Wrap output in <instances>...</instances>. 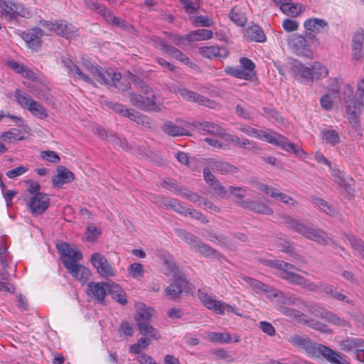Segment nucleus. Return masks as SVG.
I'll return each instance as SVG.
<instances>
[{"label": "nucleus", "instance_id": "f257e3e1", "mask_svg": "<svg viewBox=\"0 0 364 364\" xmlns=\"http://www.w3.org/2000/svg\"><path fill=\"white\" fill-rule=\"evenodd\" d=\"M271 266L276 269L279 270V277L287 280L290 284L300 286L310 291L315 292L320 290L326 294L331 295L333 298L338 301H341L347 304H353L352 300L349 299L346 295L338 292L337 289L333 285L327 284L323 282L314 284L309 279L304 278L294 272V270H299L292 264L285 262L284 261L275 260L271 262Z\"/></svg>", "mask_w": 364, "mask_h": 364}, {"label": "nucleus", "instance_id": "f03ea898", "mask_svg": "<svg viewBox=\"0 0 364 364\" xmlns=\"http://www.w3.org/2000/svg\"><path fill=\"white\" fill-rule=\"evenodd\" d=\"M284 223L291 230L302 235L305 238L321 245H327L331 241L328 233L322 229L316 228L313 224L294 218L289 215L282 217Z\"/></svg>", "mask_w": 364, "mask_h": 364}, {"label": "nucleus", "instance_id": "7ed1b4c3", "mask_svg": "<svg viewBox=\"0 0 364 364\" xmlns=\"http://www.w3.org/2000/svg\"><path fill=\"white\" fill-rule=\"evenodd\" d=\"M289 70L294 80L307 85H311L315 79L325 78L328 74V68L321 63L314 62L306 66L297 60L291 62Z\"/></svg>", "mask_w": 364, "mask_h": 364}, {"label": "nucleus", "instance_id": "20e7f679", "mask_svg": "<svg viewBox=\"0 0 364 364\" xmlns=\"http://www.w3.org/2000/svg\"><path fill=\"white\" fill-rule=\"evenodd\" d=\"M301 304L304 307V310L307 311L309 313L316 317L324 319L332 325L341 328H349L350 326V323L346 319L341 318L333 311L323 308L318 303L313 301L302 300Z\"/></svg>", "mask_w": 364, "mask_h": 364}, {"label": "nucleus", "instance_id": "39448f33", "mask_svg": "<svg viewBox=\"0 0 364 364\" xmlns=\"http://www.w3.org/2000/svg\"><path fill=\"white\" fill-rule=\"evenodd\" d=\"M28 14V10L23 4L12 0H0V17L6 21L11 22L18 16L26 17Z\"/></svg>", "mask_w": 364, "mask_h": 364}, {"label": "nucleus", "instance_id": "423d86ee", "mask_svg": "<svg viewBox=\"0 0 364 364\" xmlns=\"http://www.w3.org/2000/svg\"><path fill=\"white\" fill-rule=\"evenodd\" d=\"M150 97H145L136 92H129L130 102L138 109L145 112H159L161 110L159 103V95L151 92Z\"/></svg>", "mask_w": 364, "mask_h": 364}, {"label": "nucleus", "instance_id": "0eeeda50", "mask_svg": "<svg viewBox=\"0 0 364 364\" xmlns=\"http://www.w3.org/2000/svg\"><path fill=\"white\" fill-rule=\"evenodd\" d=\"M87 286L93 297L100 303L103 302L107 293L113 294L120 289V287L115 283L92 282L88 283Z\"/></svg>", "mask_w": 364, "mask_h": 364}, {"label": "nucleus", "instance_id": "6e6552de", "mask_svg": "<svg viewBox=\"0 0 364 364\" xmlns=\"http://www.w3.org/2000/svg\"><path fill=\"white\" fill-rule=\"evenodd\" d=\"M90 262L96 268L97 273L102 277H112L116 275L117 271L101 253L95 252L91 255Z\"/></svg>", "mask_w": 364, "mask_h": 364}, {"label": "nucleus", "instance_id": "1a4fd4ad", "mask_svg": "<svg viewBox=\"0 0 364 364\" xmlns=\"http://www.w3.org/2000/svg\"><path fill=\"white\" fill-rule=\"evenodd\" d=\"M199 299L202 304L208 309L212 310L218 314H225V312H233L235 309L230 304L212 299L206 293L200 291Z\"/></svg>", "mask_w": 364, "mask_h": 364}, {"label": "nucleus", "instance_id": "9d476101", "mask_svg": "<svg viewBox=\"0 0 364 364\" xmlns=\"http://www.w3.org/2000/svg\"><path fill=\"white\" fill-rule=\"evenodd\" d=\"M161 186L191 202L196 203L200 200L201 197L198 194L189 191L184 186H179L175 180L166 178L162 182Z\"/></svg>", "mask_w": 364, "mask_h": 364}, {"label": "nucleus", "instance_id": "9b49d317", "mask_svg": "<svg viewBox=\"0 0 364 364\" xmlns=\"http://www.w3.org/2000/svg\"><path fill=\"white\" fill-rule=\"evenodd\" d=\"M27 205L30 208L31 214L36 217L42 215L50 206V198L47 194H38L31 196L28 200Z\"/></svg>", "mask_w": 364, "mask_h": 364}, {"label": "nucleus", "instance_id": "f8f14e48", "mask_svg": "<svg viewBox=\"0 0 364 364\" xmlns=\"http://www.w3.org/2000/svg\"><path fill=\"white\" fill-rule=\"evenodd\" d=\"M63 264L64 267L68 269V272L77 280L85 283L89 279L91 273L89 269L83 265L77 264L74 261H70L68 259H63Z\"/></svg>", "mask_w": 364, "mask_h": 364}, {"label": "nucleus", "instance_id": "ddd939ff", "mask_svg": "<svg viewBox=\"0 0 364 364\" xmlns=\"http://www.w3.org/2000/svg\"><path fill=\"white\" fill-rule=\"evenodd\" d=\"M171 91L178 94L183 100L188 102H197L200 105L210 106V101L207 97L200 95L181 85H173Z\"/></svg>", "mask_w": 364, "mask_h": 364}, {"label": "nucleus", "instance_id": "4468645a", "mask_svg": "<svg viewBox=\"0 0 364 364\" xmlns=\"http://www.w3.org/2000/svg\"><path fill=\"white\" fill-rule=\"evenodd\" d=\"M102 83L116 87L122 92L128 90L131 87V81L129 80L128 75L122 77L119 73L110 71L107 72Z\"/></svg>", "mask_w": 364, "mask_h": 364}, {"label": "nucleus", "instance_id": "2eb2a0df", "mask_svg": "<svg viewBox=\"0 0 364 364\" xmlns=\"http://www.w3.org/2000/svg\"><path fill=\"white\" fill-rule=\"evenodd\" d=\"M288 43L297 55L309 56L311 53L310 44L304 36L294 33L289 38Z\"/></svg>", "mask_w": 364, "mask_h": 364}, {"label": "nucleus", "instance_id": "dca6fc26", "mask_svg": "<svg viewBox=\"0 0 364 364\" xmlns=\"http://www.w3.org/2000/svg\"><path fill=\"white\" fill-rule=\"evenodd\" d=\"M47 26L51 31L66 39H70L77 35L78 30L77 28L66 21L49 22L47 23Z\"/></svg>", "mask_w": 364, "mask_h": 364}, {"label": "nucleus", "instance_id": "f3484780", "mask_svg": "<svg viewBox=\"0 0 364 364\" xmlns=\"http://www.w3.org/2000/svg\"><path fill=\"white\" fill-rule=\"evenodd\" d=\"M353 102L352 105H346L345 111L350 124L357 130L360 127V115L363 108V102L357 99V101Z\"/></svg>", "mask_w": 364, "mask_h": 364}, {"label": "nucleus", "instance_id": "a211bd4d", "mask_svg": "<svg viewBox=\"0 0 364 364\" xmlns=\"http://www.w3.org/2000/svg\"><path fill=\"white\" fill-rule=\"evenodd\" d=\"M191 125L203 134H212L218 137H223L225 134V129L212 122L196 120Z\"/></svg>", "mask_w": 364, "mask_h": 364}, {"label": "nucleus", "instance_id": "6ab92c4d", "mask_svg": "<svg viewBox=\"0 0 364 364\" xmlns=\"http://www.w3.org/2000/svg\"><path fill=\"white\" fill-rule=\"evenodd\" d=\"M43 35L42 29L38 27L28 29L22 31L21 33V38L27 44L28 47L36 50L41 46V38Z\"/></svg>", "mask_w": 364, "mask_h": 364}, {"label": "nucleus", "instance_id": "aec40b11", "mask_svg": "<svg viewBox=\"0 0 364 364\" xmlns=\"http://www.w3.org/2000/svg\"><path fill=\"white\" fill-rule=\"evenodd\" d=\"M288 341L294 346L304 349L308 353L317 355V347L319 344L313 343L306 336H301L299 334L290 335Z\"/></svg>", "mask_w": 364, "mask_h": 364}, {"label": "nucleus", "instance_id": "412c9836", "mask_svg": "<svg viewBox=\"0 0 364 364\" xmlns=\"http://www.w3.org/2000/svg\"><path fill=\"white\" fill-rule=\"evenodd\" d=\"M363 42H364V31L363 29H358L352 37L351 43V55L353 60L360 61L362 60L364 51H363Z\"/></svg>", "mask_w": 364, "mask_h": 364}, {"label": "nucleus", "instance_id": "4be33fe9", "mask_svg": "<svg viewBox=\"0 0 364 364\" xmlns=\"http://www.w3.org/2000/svg\"><path fill=\"white\" fill-rule=\"evenodd\" d=\"M187 284V280L185 277L178 275L174 282H171L165 289V296L168 299L175 301L181 296L183 287Z\"/></svg>", "mask_w": 364, "mask_h": 364}, {"label": "nucleus", "instance_id": "5701e85b", "mask_svg": "<svg viewBox=\"0 0 364 364\" xmlns=\"http://www.w3.org/2000/svg\"><path fill=\"white\" fill-rule=\"evenodd\" d=\"M236 204L243 209L250 210L255 213L272 215V209L264 203L252 200H237Z\"/></svg>", "mask_w": 364, "mask_h": 364}, {"label": "nucleus", "instance_id": "b1692460", "mask_svg": "<svg viewBox=\"0 0 364 364\" xmlns=\"http://www.w3.org/2000/svg\"><path fill=\"white\" fill-rule=\"evenodd\" d=\"M321 355L331 364H349L346 358L325 345L319 344L317 347V355Z\"/></svg>", "mask_w": 364, "mask_h": 364}, {"label": "nucleus", "instance_id": "393cba45", "mask_svg": "<svg viewBox=\"0 0 364 364\" xmlns=\"http://www.w3.org/2000/svg\"><path fill=\"white\" fill-rule=\"evenodd\" d=\"M56 249L63 257L62 261L68 259L76 262L82 259V253L77 249L71 248L67 242H62L56 244Z\"/></svg>", "mask_w": 364, "mask_h": 364}, {"label": "nucleus", "instance_id": "a878e982", "mask_svg": "<svg viewBox=\"0 0 364 364\" xmlns=\"http://www.w3.org/2000/svg\"><path fill=\"white\" fill-rule=\"evenodd\" d=\"M61 61L70 75H74L88 84L95 85L94 81L88 75L83 73L70 58L62 57Z\"/></svg>", "mask_w": 364, "mask_h": 364}, {"label": "nucleus", "instance_id": "bb28decb", "mask_svg": "<svg viewBox=\"0 0 364 364\" xmlns=\"http://www.w3.org/2000/svg\"><path fill=\"white\" fill-rule=\"evenodd\" d=\"M188 127V125L186 124L178 126L171 121H166L162 125L161 129L164 133L171 136H189L191 134Z\"/></svg>", "mask_w": 364, "mask_h": 364}, {"label": "nucleus", "instance_id": "cd10ccee", "mask_svg": "<svg viewBox=\"0 0 364 364\" xmlns=\"http://www.w3.org/2000/svg\"><path fill=\"white\" fill-rule=\"evenodd\" d=\"M199 53L205 58L212 59L218 58L224 59L229 55V51L225 47H219L217 46H210L201 47Z\"/></svg>", "mask_w": 364, "mask_h": 364}, {"label": "nucleus", "instance_id": "c85d7f7f", "mask_svg": "<svg viewBox=\"0 0 364 364\" xmlns=\"http://www.w3.org/2000/svg\"><path fill=\"white\" fill-rule=\"evenodd\" d=\"M276 299L278 305H284V306H299L301 304V301L299 298L291 296L284 294L282 291L274 289L271 295V299Z\"/></svg>", "mask_w": 364, "mask_h": 364}, {"label": "nucleus", "instance_id": "c756f323", "mask_svg": "<svg viewBox=\"0 0 364 364\" xmlns=\"http://www.w3.org/2000/svg\"><path fill=\"white\" fill-rule=\"evenodd\" d=\"M243 280L248 284L256 293L264 294L268 299H271L274 288L264 283L249 277H244Z\"/></svg>", "mask_w": 364, "mask_h": 364}, {"label": "nucleus", "instance_id": "7c9ffc66", "mask_svg": "<svg viewBox=\"0 0 364 364\" xmlns=\"http://www.w3.org/2000/svg\"><path fill=\"white\" fill-rule=\"evenodd\" d=\"M58 174L53 178V185L55 187H61L65 183L72 182L75 179L74 173L65 166L57 168Z\"/></svg>", "mask_w": 364, "mask_h": 364}, {"label": "nucleus", "instance_id": "2f4dec72", "mask_svg": "<svg viewBox=\"0 0 364 364\" xmlns=\"http://www.w3.org/2000/svg\"><path fill=\"white\" fill-rule=\"evenodd\" d=\"M304 26L307 31L320 33L326 32L329 28L328 22L318 18H308L304 21Z\"/></svg>", "mask_w": 364, "mask_h": 364}, {"label": "nucleus", "instance_id": "473e14b6", "mask_svg": "<svg viewBox=\"0 0 364 364\" xmlns=\"http://www.w3.org/2000/svg\"><path fill=\"white\" fill-rule=\"evenodd\" d=\"M174 232L180 239L188 245L191 250L196 251L200 242L198 237L182 228H175Z\"/></svg>", "mask_w": 364, "mask_h": 364}, {"label": "nucleus", "instance_id": "72a5a7b5", "mask_svg": "<svg viewBox=\"0 0 364 364\" xmlns=\"http://www.w3.org/2000/svg\"><path fill=\"white\" fill-rule=\"evenodd\" d=\"M161 257L163 260L162 271L164 274L166 276H172L176 278L178 269L173 257L168 252H164L161 254Z\"/></svg>", "mask_w": 364, "mask_h": 364}, {"label": "nucleus", "instance_id": "f704fd0d", "mask_svg": "<svg viewBox=\"0 0 364 364\" xmlns=\"http://www.w3.org/2000/svg\"><path fill=\"white\" fill-rule=\"evenodd\" d=\"M112 141L114 144L122 147V149L129 151L134 153H137L141 156H148L147 152L149 151L145 148L136 147V146H132L129 144L127 140L124 138H121L117 136H112Z\"/></svg>", "mask_w": 364, "mask_h": 364}, {"label": "nucleus", "instance_id": "c9c22d12", "mask_svg": "<svg viewBox=\"0 0 364 364\" xmlns=\"http://www.w3.org/2000/svg\"><path fill=\"white\" fill-rule=\"evenodd\" d=\"M277 146H280L285 151L292 153L297 156H301L302 154H305V152L302 149L296 146L294 144L291 142L288 138L283 135L279 137Z\"/></svg>", "mask_w": 364, "mask_h": 364}, {"label": "nucleus", "instance_id": "e433bc0d", "mask_svg": "<svg viewBox=\"0 0 364 364\" xmlns=\"http://www.w3.org/2000/svg\"><path fill=\"white\" fill-rule=\"evenodd\" d=\"M213 36V33L212 31L205 28H200L191 31L190 33L185 36V38L186 41L192 42L208 40L212 38Z\"/></svg>", "mask_w": 364, "mask_h": 364}, {"label": "nucleus", "instance_id": "4c0bfd02", "mask_svg": "<svg viewBox=\"0 0 364 364\" xmlns=\"http://www.w3.org/2000/svg\"><path fill=\"white\" fill-rule=\"evenodd\" d=\"M322 139L331 146H336L341 141L340 134L330 127L324 128L321 132Z\"/></svg>", "mask_w": 364, "mask_h": 364}, {"label": "nucleus", "instance_id": "58836bf2", "mask_svg": "<svg viewBox=\"0 0 364 364\" xmlns=\"http://www.w3.org/2000/svg\"><path fill=\"white\" fill-rule=\"evenodd\" d=\"M209 166L210 169L216 173L225 174L229 173H234L237 169L235 166L231 165L228 162L213 161L210 162Z\"/></svg>", "mask_w": 364, "mask_h": 364}, {"label": "nucleus", "instance_id": "ea45409f", "mask_svg": "<svg viewBox=\"0 0 364 364\" xmlns=\"http://www.w3.org/2000/svg\"><path fill=\"white\" fill-rule=\"evenodd\" d=\"M247 35L250 41L255 42H264L266 36L263 30L258 25H253L247 29Z\"/></svg>", "mask_w": 364, "mask_h": 364}, {"label": "nucleus", "instance_id": "a19ab883", "mask_svg": "<svg viewBox=\"0 0 364 364\" xmlns=\"http://www.w3.org/2000/svg\"><path fill=\"white\" fill-rule=\"evenodd\" d=\"M83 68L96 77V80L102 82L108 71H104L100 67L95 66L90 61L85 60Z\"/></svg>", "mask_w": 364, "mask_h": 364}, {"label": "nucleus", "instance_id": "79ce46f5", "mask_svg": "<svg viewBox=\"0 0 364 364\" xmlns=\"http://www.w3.org/2000/svg\"><path fill=\"white\" fill-rule=\"evenodd\" d=\"M136 323L141 334L144 336L149 335L155 339L160 337L159 332L147 321L136 320Z\"/></svg>", "mask_w": 364, "mask_h": 364}, {"label": "nucleus", "instance_id": "37998d69", "mask_svg": "<svg viewBox=\"0 0 364 364\" xmlns=\"http://www.w3.org/2000/svg\"><path fill=\"white\" fill-rule=\"evenodd\" d=\"M128 77L131 83H133L135 87L139 89L144 94L146 95L153 92L152 88L140 77L131 73H128Z\"/></svg>", "mask_w": 364, "mask_h": 364}, {"label": "nucleus", "instance_id": "c03bdc74", "mask_svg": "<svg viewBox=\"0 0 364 364\" xmlns=\"http://www.w3.org/2000/svg\"><path fill=\"white\" fill-rule=\"evenodd\" d=\"M28 110L36 117L43 119L48 117L46 109L37 101L32 100Z\"/></svg>", "mask_w": 364, "mask_h": 364}, {"label": "nucleus", "instance_id": "a18cd8bd", "mask_svg": "<svg viewBox=\"0 0 364 364\" xmlns=\"http://www.w3.org/2000/svg\"><path fill=\"white\" fill-rule=\"evenodd\" d=\"M162 205L167 209H171L181 215L186 214L185 207L176 199L164 198Z\"/></svg>", "mask_w": 364, "mask_h": 364}, {"label": "nucleus", "instance_id": "49530a36", "mask_svg": "<svg viewBox=\"0 0 364 364\" xmlns=\"http://www.w3.org/2000/svg\"><path fill=\"white\" fill-rule=\"evenodd\" d=\"M195 252L205 257H216L219 255L217 250L201 240Z\"/></svg>", "mask_w": 364, "mask_h": 364}, {"label": "nucleus", "instance_id": "de8ad7c7", "mask_svg": "<svg viewBox=\"0 0 364 364\" xmlns=\"http://www.w3.org/2000/svg\"><path fill=\"white\" fill-rule=\"evenodd\" d=\"M137 317L136 320L148 321L153 315L154 310L150 307H146L144 304H139L136 305Z\"/></svg>", "mask_w": 364, "mask_h": 364}, {"label": "nucleus", "instance_id": "09e8293b", "mask_svg": "<svg viewBox=\"0 0 364 364\" xmlns=\"http://www.w3.org/2000/svg\"><path fill=\"white\" fill-rule=\"evenodd\" d=\"M225 72L229 75H231L234 77L243 79L245 80H250V74L245 73V70L242 68L237 67H231L228 66L225 68Z\"/></svg>", "mask_w": 364, "mask_h": 364}, {"label": "nucleus", "instance_id": "8fccbe9b", "mask_svg": "<svg viewBox=\"0 0 364 364\" xmlns=\"http://www.w3.org/2000/svg\"><path fill=\"white\" fill-rule=\"evenodd\" d=\"M229 17L230 20L238 26H244L247 22L245 14L236 8H232L231 9L229 14Z\"/></svg>", "mask_w": 364, "mask_h": 364}, {"label": "nucleus", "instance_id": "3c124183", "mask_svg": "<svg viewBox=\"0 0 364 364\" xmlns=\"http://www.w3.org/2000/svg\"><path fill=\"white\" fill-rule=\"evenodd\" d=\"M342 346L344 350H352L363 348L364 346V341L358 338H350L343 341Z\"/></svg>", "mask_w": 364, "mask_h": 364}, {"label": "nucleus", "instance_id": "603ef678", "mask_svg": "<svg viewBox=\"0 0 364 364\" xmlns=\"http://www.w3.org/2000/svg\"><path fill=\"white\" fill-rule=\"evenodd\" d=\"M14 95H15V97L16 98L18 103L23 108H25L27 109L29 107V105H30L31 101L33 100L28 93L23 92L18 89H17L15 91Z\"/></svg>", "mask_w": 364, "mask_h": 364}, {"label": "nucleus", "instance_id": "864d4df0", "mask_svg": "<svg viewBox=\"0 0 364 364\" xmlns=\"http://www.w3.org/2000/svg\"><path fill=\"white\" fill-rule=\"evenodd\" d=\"M128 274L134 279H139L144 276V266L139 262H134L129 267Z\"/></svg>", "mask_w": 364, "mask_h": 364}, {"label": "nucleus", "instance_id": "5fc2aeb1", "mask_svg": "<svg viewBox=\"0 0 364 364\" xmlns=\"http://www.w3.org/2000/svg\"><path fill=\"white\" fill-rule=\"evenodd\" d=\"M312 203L317 207H318L321 210L325 212L326 214L329 215H333L335 213V210L331 206L328 205V203L322 198L318 197H313L311 198Z\"/></svg>", "mask_w": 364, "mask_h": 364}, {"label": "nucleus", "instance_id": "6e6d98bb", "mask_svg": "<svg viewBox=\"0 0 364 364\" xmlns=\"http://www.w3.org/2000/svg\"><path fill=\"white\" fill-rule=\"evenodd\" d=\"M305 323L310 328L317 330L321 333H331V330L328 328L327 325L323 323L318 321L314 319H309L305 321Z\"/></svg>", "mask_w": 364, "mask_h": 364}, {"label": "nucleus", "instance_id": "4d7b16f0", "mask_svg": "<svg viewBox=\"0 0 364 364\" xmlns=\"http://www.w3.org/2000/svg\"><path fill=\"white\" fill-rule=\"evenodd\" d=\"M0 275L1 276V279L3 280L0 281V291L8 292L10 294L14 293L15 287L12 284L7 282L10 278V274L7 272H0Z\"/></svg>", "mask_w": 364, "mask_h": 364}, {"label": "nucleus", "instance_id": "13d9d810", "mask_svg": "<svg viewBox=\"0 0 364 364\" xmlns=\"http://www.w3.org/2000/svg\"><path fill=\"white\" fill-rule=\"evenodd\" d=\"M277 309L282 314L296 320L300 318V316H304V314L299 311L290 308L289 306H284V305H278Z\"/></svg>", "mask_w": 364, "mask_h": 364}, {"label": "nucleus", "instance_id": "bf43d9fd", "mask_svg": "<svg viewBox=\"0 0 364 364\" xmlns=\"http://www.w3.org/2000/svg\"><path fill=\"white\" fill-rule=\"evenodd\" d=\"M0 137L2 140L8 141L9 142L13 141H20L24 139V137L21 136V132L18 129H14L12 131L3 132Z\"/></svg>", "mask_w": 364, "mask_h": 364}, {"label": "nucleus", "instance_id": "052dcab7", "mask_svg": "<svg viewBox=\"0 0 364 364\" xmlns=\"http://www.w3.org/2000/svg\"><path fill=\"white\" fill-rule=\"evenodd\" d=\"M240 63L242 65V68L245 70V72L250 74V78L252 80L256 75L255 71V64L252 60L245 57L241 58L240 59Z\"/></svg>", "mask_w": 364, "mask_h": 364}, {"label": "nucleus", "instance_id": "680f3d73", "mask_svg": "<svg viewBox=\"0 0 364 364\" xmlns=\"http://www.w3.org/2000/svg\"><path fill=\"white\" fill-rule=\"evenodd\" d=\"M343 102L345 103V105L347 104L352 105L354 103L353 102L357 101V99H355L354 94H353V88L351 85L349 84H346L343 87Z\"/></svg>", "mask_w": 364, "mask_h": 364}, {"label": "nucleus", "instance_id": "e2e57ef3", "mask_svg": "<svg viewBox=\"0 0 364 364\" xmlns=\"http://www.w3.org/2000/svg\"><path fill=\"white\" fill-rule=\"evenodd\" d=\"M282 11L287 16L291 17H296L299 16L302 11L301 5L293 3H290L289 5H287L286 8L283 9Z\"/></svg>", "mask_w": 364, "mask_h": 364}, {"label": "nucleus", "instance_id": "0e129e2a", "mask_svg": "<svg viewBox=\"0 0 364 364\" xmlns=\"http://www.w3.org/2000/svg\"><path fill=\"white\" fill-rule=\"evenodd\" d=\"M277 246L280 251L288 253L291 255H294V247L291 246L289 241L279 238L277 240Z\"/></svg>", "mask_w": 364, "mask_h": 364}, {"label": "nucleus", "instance_id": "69168bd1", "mask_svg": "<svg viewBox=\"0 0 364 364\" xmlns=\"http://www.w3.org/2000/svg\"><path fill=\"white\" fill-rule=\"evenodd\" d=\"M101 230L97 227L89 225L86 228L85 236L86 240L89 242L95 241L101 234Z\"/></svg>", "mask_w": 364, "mask_h": 364}, {"label": "nucleus", "instance_id": "338daca9", "mask_svg": "<svg viewBox=\"0 0 364 364\" xmlns=\"http://www.w3.org/2000/svg\"><path fill=\"white\" fill-rule=\"evenodd\" d=\"M264 115L267 118L274 119L275 122H280L282 121L281 114L274 109L264 107L262 108Z\"/></svg>", "mask_w": 364, "mask_h": 364}, {"label": "nucleus", "instance_id": "774afa93", "mask_svg": "<svg viewBox=\"0 0 364 364\" xmlns=\"http://www.w3.org/2000/svg\"><path fill=\"white\" fill-rule=\"evenodd\" d=\"M228 193L232 194L236 198V200H235L236 203L237 200H244L243 198L245 196L246 189L243 187L230 186L228 190Z\"/></svg>", "mask_w": 364, "mask_h": 364}]
</instances>
